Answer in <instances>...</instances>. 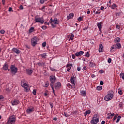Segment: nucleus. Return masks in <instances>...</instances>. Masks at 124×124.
Returning a JSON list of instances; mask_svg holds the SVG:
<instances>
[{"label":"nucleus","mask_w":124,"mask_h":124,"mask_svg":"<svg viewBox=\"0 0 124 124\" xmlns=\"http://www.w3.org/2000/svg\"><path fill=\"white\" fill-rule=\"evenodd\" d=\"M122 48V45H121L120 43H118L115 45H113L111 48H110V50H113V49H121Z\"/></svg>","instance_id":"nucleus-7"},{"label":"nucleus","mask_w":124,"mask_h":124,"mask_svg":"<svg viewBox=\"0 0 124 124\" xmlns=\"http://www.w3.org/2000/svg\"><path fill=\"white\" fill-rule=\"evenodd\" d=\"M108 117H107V119L108 120L110 119H112V118H113V117L112 116V115H111V113H108Z\"/></svg>","instance_id":"nucleus-28"},{"label":"nucleus","mask_w":124,"mask_h":124,"mask_svg":"<svg viewBox=\"0 0 124 124\" xmlns=\"http://www.w3.org/2000/svg\"><path fill=\"white\" fill-rule=\"evenodd\" d=\"M118 93L120 95L123 94V92L122 91V90H120V91L118 92Z\"/></svg>","instance_id":"nucleus-49"},{"label":"nucleus","mask_w":124,"mask_h":124,"mask_svg":"<svg viewBox=\"0 0 124 124\" xmlns=\"http://www.w3.org/2000/svg\"><path fill=\"white\" fill-rule=\"evenodd\" d=\"M83 69H84V70H87V66H84Z\"/></svg>","instance_id":"nucleus-61"},{"label":"nucleus","mask_w":124,"mask_h":124,"mask_svg":"<svg viewBox=\"0 0 124 124\" xmlns=\"http://www.w3.org/2000/svg\"><path fill=\"white\" fill-rule=\"evenodd\" d=\"M89 66L91 67H94L95 66V63H94V62L93 61L91 60L90 62H89Z\"/></svg>","instance_id":"nucleus-14"},{"label":"nucleus","mask_w":124,"mask_h":124,"mask_svg":"<svg viewBox=\"0 0 124 124\" xmlns=\"http://www.w3.org/2000/svg\"><path fill=\"white\" fill-rule=\"evenodd\" d=\"M120 76L121 78H122V79L124 80V73H121Z\"/></svg>","instance_id":"nucleus-31"},{"label":"nucleus","mask_w":124,"mask_h":124,"mask_svg":"<svg viewBox=\"0 0 124 124\" xmlns=\"http://www.w3.org/2000/svg\"><path fill=\"white\" fill-rule=\"evenodd\" d=\"M12 51L14 52V53H16V54H20V50L17 49V48H13Z\"/></svg>","instance_id":"nucleus-17"},{"label":"nucleus","mask_w":124,"mask_h":124,"mask_svg":"<svg viewBox=\"0 0 124 124\" xmlns=\"http://www.w3.org/2000/svg\"><path fill=\"white\" fill-rule=\"evenodd\" d=\"M51 26H52V28H56V25H54V24H53V23H51Z\"/></svg>","instance_id":"nucleus-57"},{"label":"nucleus","mask_w":124,"mask_h":124,"mask_svg":"<svg viewBox=\"0 0 124 124\" xmlns=\"http://www.w3.org/2000/svg\"><path fill=\"white\" fill-rule=\"evenodd\" d=\"M78 20L79 22H81V21H83V20L82 19V17H79L78 18Z\"/></svg>","instance_id":"nucleus-39"},{"label":"nucleus","mask_w":124,"mask_h":124,"mask_svg":"<svg viewBox=\"0 0 124 124\" xmlns=\"http://www.w3.org/2000/svg\"><path fill=\"white\" fill-rule=\"evenodd\" d=\"M100 9H101V10H103V9H104V7L102 6H101Z\"/></svg>","instance_id":"nucleus-64"},{"label":"nucleus","mask_w":124,"mask_h":124,"mask_svg":"<svg viewBox=\"0 0 124 124\" xmlns=\"http://www.w3.org/2000/svg\"><path fill=\"white\" fill-rule=\"evenodd\" d=\"M111 62H112V59L111 58H109L108 61V63H111Z\"/></svg>","instance_id":"nucleus-41"},{"label":"nucleus","mask_w":124,"mask_h":124,"mask_svg":"<svg viewBox=\"0 0 124 124\" xmlns=\"http://www.w3.org/2000/svg\"><path fill=\"white\" fill-rule=\"evenodd\" d=\"M87 13V14H90V13H91V12L90 11V9H88Z\"/></svg>","instance_id":"nucleus-63"},{"label":"nucleus","mask_w":124,"mask_h":124,"mask_svg":"<svg viewBox=\"0 0 124 124\" xmlns=\"http://www.w3.org/2000/svg\"><path fill=\"white\" fill-rule=\"evenodd\" d=\"M122 107H123V104L120 103L119 104V107H120V108H121Z\"/></svg>","instance_id":"nucleus-54"},{"label":"nucleus","mask_w":124,"mask_h":124,"mask_svg":"<svg viewBox=\"0 0 124 124\" xmlns=\"http://www.w3.org/2000/svg\"><path fill=\"white\" fill-rule=\"evenodd\" d=\"M40 56H41V57H42V58H43L44 59H46V56H47V55L46 53H44L40 54Z\"/></svg>","instance_id":"nucleus-27"},{"label":"nucleus","mask_w":124,"mask_h":124,"mask_svg":"<svg viewBox=\"0 0 124 124\" xmlns=\"http://www.w3.org/2000/svg\"><path fill=\"white\" fill-rule=\"evenodd\" d=\"M44 0H40V3H42V4H43V3H44Z\"/></svg>","instance_id":"nucleus-51"},{"label":"nucleus","mask_w":124,"mask_h":124,"mask_svg":"<svg viewBox=\"0 0 124 124\" xmlns=\"http://www.w3.org/2000/svg\"><path fill=\"white\" fill-rule=\"evenodd\" d=\"M2 4L4 5V4H5V0H2Z\"/></svg>","instance_id":"nucleus-55"},{"label":"nucleus","mask_w":124,"mask_h":124,"mask_svg":"<svg viewBox=\"0 0 124 124\" xmlns=\"http://www.w3.org/2000/svg\"><path fill=\"white\" fill-rule=\"evenodd\" d=\"M11 72L14 73V74H16L17 71H18V69L17 67H15L14 65H11L10 67Z\"/></svg>","instance_id":"nucleus-6"},{"label":"nucleus","mask_w":124,"mask_h":124,"mask_svg":"<svg viewBox=\"0 0 124 124\" xmlns=\"http://www.w3.org/2000/svg\"><path fill=\"white\" fill-rule=\"evenodd\" d=\"M109 7H111V9H116L117 8V5L116 4H113L111 6H109Z\"/></svg>","instance_id":"nucleus-24"},{"label":"nucleus","mask_w":124,"mask_h":124,"mask_svg":"<svg viewBox=\"0 0 124 124\" xmlns=\"http://www.w3.org/2000/svg\"><path fill=\"white\" fill-rule=\"evenodd\" d=\"M74 16V14L70 13L67 17V20H69V19H72Z\"/></svg>","instance_id":"nucleus-20"},{"label":"nucleus","mask_w":124,"mask_h":124,"mask_svg":"<svg viewBox=\"0 0 124 124\" xmlns=\"http://www.w3.org/2000/svg\"><path fill=\"white\" fill-rule=\"evenodd\" d=\"M91 114V110H88L84 112V116L86 117L87 115H90Z\"/></svg>","instance_id":"nucleus-26"},{"label":"nucleus","mask_w":124,"mask_h":124,"mask_svg":"<svg viewBox=\"0 0 124 124\" xmlns=\"http://www.w3.org/2000/svg\"><path fill=\"white\" fill-rule=\"evenodd\" d=\"M21 86H22V87L24 88V89H25L26 92H29V87H28V84H27V83H26V82H25L23 84H21Z\"/></svg>","instance_id":"nucleus-13"},{"label":"nucleus","mask_w":124,"mask_h":124,"mask_svg":"<svg viewBox=\"0 0 124 124\" xmlns=\"http://www.w3.org/2000/svg\"><path fill=\"white\" fill-rule=\"evenodd\" d=\"M19 9H20L21 10H23V9H24V7H23V5H21L19 6Z\"/></svg>","instance_id":"nucleus-42"},{"label":"nucleus","mask_w":124,"mask_h":124,"mask_svg":"<svg viewBox=\"0 0 124 124\" xmlns=\"http://www.w3.org/2000/svg\"><path fill=\"white\" fill-rule=\"evenodd\" d=\"M71 66H72V64L70 63V64H67L66 65L67 67V71L69 72L70 70L71 69Z\"/></svg>","instance_id":"nucleus-19"},{"label":"nucleus","mask_w":124,"mask_h":124,"mask_svg":"<svg viewBox=\"0 0 124 124\" xmlns=\"http://www.w3.org/2000/svg\"><path fill=\"white\" fill-rule=\"evenodd\" d=\"M62 86V84L60 82H58L56 83L54 85V88L55 90H59V89H61V87Z\"/></svg>","instance_id":"nucleus-10"},{"label":"nucleus","mask_w":124,"mask_h":124,"mask_svg":"<svg viewBox=\"0 0 124 124\" xmlns=\"http://www.w3.org/2000/svg\"><path fill=\"white\" fill-rule=\"evenodd\" d=\"M74 37V34H71V36L70 37V38L69 39L71 40H73V38Z\"/></svg>","instance_id":"nucleus-32"},{"label":"nucleus","mask_w":124,"mask_h":124,"mask_svg":"<svg viewBox=\"0 0 124 124\" xmlns=\"http://www.w3.org/2000/svg\"><path fill=\"white\" fill-rule=\"evenodd\" d=\"M39 41V39L37 38V37H33V38L31 39V44L33 47H34L36 44H37V42Z\"/></svg>","instance_id":"nucleus-3"},{"label":"nucleus","mask_w":124,"mask_h":124,"mask_svg":"<svg viewBox=\"0 0 124 124\" xmlns=\"http://www.w3.org/2000/svg\"><path fill=\"white\" fill-rule=\"evenodd\" d=\"M3 69H4V70H8V71L10 70V69H8V64L6 63H5L3 65Z\"/></svg>","instance_id":"nucleus-15"},{"label":"nucleus","mask_w":124,"mask_h":124,"mask_svg":"<svg viewBox=\"0 0 124 124\" xmlns=\"http://www.w3.org/2000/svg\"><path fill=\"white\" fill-rule=\"evenodd\" d=\"M102 22H98L97 23V26L99 29V31H101V29H102Z\"/></svg>","instance_id":"nucleus-16"},{"label":"nucleus","mask_w":124,"mask_h":124,"mask_svg":"<svg viewBox=\"0 0 124 124\" xmlns=\"http://www.w3.org/2000/svg\"><path fill=\"white\" fill-rule=\"evenodd\" d=\"M97 91H101L102 90V87L101 86H98L96 88Z\"/></svg>","instance_id":"nucleus-30"},{"label":"nucleus","mask_w":124,"mask_h":124,"mask_svg":"<svg viewBox=\"0 0 124 124\" xmlns=\"http://www.w3.org/2000/svg\"><path fill=\"white\" fill-rule=\"evenodd\" d=\"M35 21L36 23H41V24H43V23H44L43 17H38V15L35 16Z\"/></svg>","instance_id":"nucleus-5"},{"label":"nucleus","mask_w":124,"mask_h":124,"mask_svg":"<svg viewBox=\"0 0 124 124\" xmlns=\"http://www.w3.org/2000/svg\"><path fill=\"white\" fill-rule=\"evenodd\" d=\"M116 29H120L121 27L120 26V25H117L116 26Z\"/></svg>","instance_id":"nucleus-52"},{"label":"nucleus","mask_w":124,"mask_h":124,"mask_svg":"<svg viewBox=\"0 0 124 124\" xmlns=\"http://www.w3.org/2000/svg\"><path fill=\"white\" fill-rule=\"evenodd\" d=\"M121 14H122V13L121 12H118V13H117L116 14V16H117L118 17H119V16H121Z\"/></svg>","instance_id":"nucleus-35"},{"label":"nucleus","mask_w":124,"mask_h":124,"mask_svg":"<svg viewBox=\"0 0 124 124\" xmlns=\"http://www.w3.org/2000/svg\"><path fill=\"white\" fill-rule=\"evenodd\" d=\"M32 72L33 71L31 69H28L26 70V73H27V74H28V75H31V74Z\"/></svg>","instance_id":"nucleus-21"},{"label":"nucleus","mask_w":124,"mask_h":124,"mask_svg":"<svg viewBox=\"0 0 124 124\" xmlns=\"http://www.w3.org/2000/svg\"><path fill=\"white\" fill-rule=\"evenodd\" d=\"M49 23L50 24L53 23L55 25H58L59 24V21H58V18H55L53 20V19L51 18L49 20Z\"/></svg>","instance_id":"nucleus-9"},{"label":"nucleus","mask_w":124,"mask_h":124,"mask_svg":"<svg viewBox=\"0 0 124 124\" xmlns=\"http://www.w3.org/2000/svg\"><path fill=\"white\" fill-rule=\"evenodd\" d=\"M80 94L82 96H86V95H87V92H86V91L81 90L80 91Z\"/></svg>","instance_id":"nucleus-18"},{"label":"nucleus","mask_w":124,"mask_h":124,"mask_svg":"<svg viewBox=\"0 0 124 124\" xmlns=\"http://www.w3.org/2000/svg\"><path fill=\"white\" fill-rule=\"evenodd\" d=\"M74 76H75V74H72L70 79L71 84H74L75 83V77Z\"/></svg>","instance_id":"nucleus-12"},{"label":"nucleus","mask_w":124,"mask_h":124,"mask_svg":"<svg viewBox=\"0 0 124 124\" xmlns=\"http://www.w3.org/2000/svg\"><path fill=\"white\" fill-rule=\"evenodd\" d=\"M49 105L51 107V108H53L54 107V104H53V103L50 102Z\"/></svg>","instance_id":"nucleus-36"},{"label":"nucleus","mask_w":124,"mask_h":124,"mask_svg":"<svg viewBox=\"0 0 124 124\" xmlns=\"http://www.w3.org/2000/svg\"><path fill=\"white\" fill-rule=\"evenodd\" d=\"M34 111V108L32 107L31 108H29L26 110L27 114H31L32 112Z\"/></svg>","instance_id":"nucleus-11"},{"label":"nucleus","mask_w":124,"mask_h":124,"mask_svg":"<svg viewBox=\"0 0 124 124\" xmlns=\"http://www.w3.org/2000/svg\"><path fill=\"white\" fill-rule=\"evenodd\" d=\"M102 50H103V46L101 44L99 45V52L101 53V52H102Z\"/></svg>","instance_id":"nucleus-22"},{"label":"nucleus","mask_w":124,"mask_h":124,"mask_svg":"<svg viewBox=\"0 0 124 124\" xmlns=\"http://www.w3.org/2000/svg\"><path fill=\"white\" fill-rule=\"evenodd\" d=\"M38 66L41 67L44 66V64H45V62H39L37 63Z\"/></svg>","instance_id":"nucleus-23"},{"label":"nucleus","mask_w":124,"mask_h":124,"mask_svg":"<svg viewBox=\"0 0 124 124\" xmlns=\"http://www.w3.org/2000/svg\"><path fill=\"white\" fill-rule=\"evenodd\" d=\"M49 80L51 82L50 83V87L52 89V90H54V84L55 83V82H56V77L55 76H50L49 77Z\"/></svg>","instance_id":"nucleus-2"},{"label":"nucleus","mask_w":124,"mask_h":124,"mask_svg":"<svg viewBox=\"0 0 124 124\" xmlns=\"http://www.w3.org/2000/svg\"><path fill=\"white\" fill-rule=\"evenodd\" d=\"M34 30V27H31L30 30H29V32L31 33L33 32V31Z\"/></svg>","instance_id":"nucleus-29"},{"label":"nucleus","mask_w":124,"mask_h":124,"mask_svg":"<svg viewBox=\"0 0 124 124\" xmlns=\"http://www.w3.org/2000/svg\"><path fill=\"white\" fill-rule=\"evenodd\" d=\"M103 84H104L103 81H101L100 82V85H103Z\"/></svg>","instance_id":"nucleus-59"},{"label":"nucleus","mask_w":124,"mask_h":124,"mask_svg":"<svg viewBox=\"0 0 124 124\" xmlns=\"http://www.w3.org/2000/svg\"><path fill=\"white\" fill-rule=\"evenodd\" d=\"M64 115L65 117H68V114H66L65 112H64Z\"/></svg>","instance_id":"nucleus-60"},{"label":"nucleus","mask_w":124,"mask_h":124,"mask_svg":"<svg viewBox=\"0 0 124 124\" xmlns=\"http://www.w3.org/2000/svg\"><path fill=\"white\" fill-rule=\"evenodd\" d=\"M42 28L43 29V30H46V29H47V27L46 26H43L42 27Z\"/></svg>","instance_id":"nucleus-44"},{"label":"nucleus","mask_w":124,"mask_h":124,"mask_svg":"<svg viewBox=\"0 0 124 124\" xmlns=\"http://www.w3.org/2000/svg\"><path fill=\"white\" fill-rule=\"evenodd\" d=\"M50 70H51V71H55V69H54V68H50Z\"/></svg>","instance_id":"nucleus-62"},{"label":"nucleus","mask_w":124,"mask_h":124,"mask_svg":"<svg viewBox=\"0 0 124 124\" xmlns=\"http://www.w3.org/2000/svg\"><path fill=\"white\" fill-rule=\"evenodd\" d=\"M72 59H74L76 58V56L74 54H72Z\"/></svg>","instance_id":"nucleus-50"},{"label":"nucleus","mask_w":124,"mask_h":124,"mask_svg":"<svg viewBox=\"0 0 124 124\" xmlns=\"http://www.w3.org/2000/svg\"><path fill=\"white\" fill-rule=\"evenodd\" d=\"M120 41H121V38H120L119 37H116L114 39V42L115 43H119L120 42Z\"/></svg>","instance_id":"nucleus-25"},{"label":"nucleus","mask_w":124,"mask_h":124,"mask_svg":"<svg viewBox=\"0 0 124 124\" xmlns=\"http://www.w3.org/2000/svg\"><path fill=\"white\" fill-rule=\"evenodd\" d=\"M48 86H49V83H46L45 84L46 88H47Z\"/></svg>","instance_id":"nucleus-53"},{"label":"nucleus","mask_w":124,"mask_h":124,"mask_svg":"<svg viewBox=\"0 0 124 124\" xmlns=\"http://www.w3.org/2000/svg\"><path fill=\"white\" fill-rule=\"evenodd\" d=\"M99 122V118H98L97 115H94L91 121V124H96Z\"/></svg>","instance_id":"nucleus-4"},{"label":"nucleus","mask_w":124,"mask_h":124,"mask_svg":"<svg viewBox=\"0 0 124 124\" xmlns=\"http://www.w3.org/2000/svg\"><path fill=\"white\" fill-rule=\"evenodd\" d=\"M73 84L72 85H71V87L73 89H75V83H72Z\"/></svg>","instance_id":"nucleus-40"},{"label":"nucleus","mask_w":124,"mask_h":124,"mask_svg":"<svg viewBox=\"0 0 124 124\" xmlns=\"http://www.w3.org/2000/svg\"><path fill=\"white\" fill-rule=\"evenodd\" d=\"M11 104L13 105V106H14V105H18V104H20V101L17 99H14L11 101Z\"/></svg>","instance_id":"nucleus-8"},{"label":"nucleus","mask_w":124,"mask_h":124,"mask_svg":"<svg viewBox=\"0 0 124 124\" xmlns=\"http://www.w3.org/2000/svg\"><path fill=\"white\" fill-rule=\"evenodd\" d=\"M113 93H114L112 91L108 92V94L104 97V100L106 101H109V100L113 99V97H114Z\"/></svg>","instance_id":"nucleus-1"},{"label":"nucleus","mask_w":124,"mask_h":124,"mask_svg":"<svg viewBox=\"0 0 124 124\" xmlns=\"http://www.w3.org/2000/svg\"><path fill=\"white\" fill-rule=\"evenodd\" d=\"M77 70L78 71H80L81 70V67H78Z\"/></svg>","instance_id":"nucleus-56"},{"label":"nucleus","mask_w":124,"mask_h":124,"mask_svg":"<svg viewBox=\"0 0 124 124\" xmlns=\"http://www.w3.org/2000/svg\"><path fill=\"white\" fill-rule=\"evenodd\" d=\"M78 53H79V55H84V51H80Z\"/></svg>","instance_id":"nucleus-43"},{"label":"nucleus","mask_w":124,"mask_h":124,"mask_svg":"<svg viewBox=\"0 0 124 124\" xmlns=\"http://www.w3.org/2000/svg\"><path fill=\"white\" fill-rule=\"evenodd\" d=\"M117 117H118V115H115L113 118V121H116V120L117 119Z\"/></svg>","instance_id":"nucleus-48"},{"label":"nucleus","mask_w":124,"mask_h":124,"mask_svg":"<svg viewBox=\"0 0 124 124\" xmlns=\"http://www.w3.org/2000/svg\"><path fill=\"white\" fill-rule=\"evenodd\" d=\"M25 82V79H22L21 80V85H23V84H24Z\"/></svg>","instance_id":"nucleus-46"},{"label":"nucleus","mask_w":124,"mask_h":124,"mask_svg":"<svg viewBox=\"0 0 124 124\" xmlns=\"http://www.w3.org/2000/svg\"><path fill=\"white\" fill-rule=\"evenodd\" d=\"M0 32L1 34H4L5 31L4 30H0Z\"/></svg>","instance_id":"nucleus-33"},{"label":"nucleus","mask_w":124,"mask_h":124,"mask_svg":"<svg viewBox=\"0 0 124 124\" xmlns=\"http://www.w3.org/2000/svg\"><path fill=\"white\" fill-rule=\"evenodd\" d=\"M4 97L2 95H0V100L1 99H3Z\"/></svg>","instance_id":"nucleus-58"},{"label":"nucleus","mask_w":124,"mask_h":124,"mask_svg":"<svg viewBox=\"0 0 124 124\" xmlns=\"http://www.w3.org/2000/svg\"><path fill=\"white\" fill-rule=\"evenodd\" d=\"M85 57H87V58H89L90 57V53H89V52H87L85 55Z\"/></svg>","instance_id":"nucleus-38"},{"label":"nucleus","mask_w":124,"mask_h":124,"mask_svg":"<svg viewBox=\"0 0 124 124\" xmlns=\"http://www.w3.org/2000/svg\"><path fill=\"white\" fill-rule=\"evenodd\" d=\"M32 93L34 94V95H36V90L34 89L33 90Z\"/></svg>","instance_id":"nucleus-34"},{"label":"nucleus","mask_w":124,"mask_h":124,"mask_svg":"<svg viewBox=\"0 0 124 124\" xmlns=\"http://www.w3.org/2000/svg\"><path fill=\"white\" fill-rule=\"evenodd\" d=\"M75 55L77 57H79V56H80V54L79 53V52H76Z\"/></svg>","instance_id":"nucleus-47"},{"label":"nucleus","mask_w":124,"mask_h":124,"mask_svg":"<svg viewBox=\"0 0 124 124\" xmlns=\"http://www.w3.org/2000/svg\"><path fill=\"white\" fill-rule=\"evenodd\" d=\"M9 12H11V11H12V12H13V10H12V8L9 7Z\"/></svg>","instance_id":"nucleus-45"},{"label":"nucleus","mask_w":124,"mask_h":124,"mask_svg":"<svg viewBox=\"0 0 124 124\" xmlns=\"http://www.w3.org/2000/svg\"><path fill=\"white\" fill-rule=\"evenodd\" d=\"M42 47H44L46 46V42H45L42 44Z\"/></svg>","instance_id":"nucleus-37"}]
</instances>
